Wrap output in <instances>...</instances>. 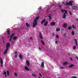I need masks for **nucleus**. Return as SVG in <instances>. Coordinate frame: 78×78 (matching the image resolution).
Returning a JSON list of instances; mask_svg holds the SVG:
<instances>
[{"instance_id":"f257e3e1","label":"nucleus","mask_w":78,"mask_h":78,"mask_svg":"<svg viewBox=\"0 0 78 78\" xmlns=\"http://www.w3.org/2000/svg\"><path fill=\"white\" fill-rule=\"evenodd\" d=\"M39 18V16H38L35 19H34L33 23V28H35L36 27V25H37V20H38Z\"/></svg>"},{"instance_id":"c9c22d12","label":"nucleus","mask_w":78,"mask_h":78,"mask_svg":"<svg viewBox=\"0 0 78 78\" xmlns=\"http://www.w3.org/2000/svg\"><path fill=\"white\" fill-rule=\"evenodd\" d=\"M64 12H65V14H67V11L66 10H64Z\"/></svg>"},{"instance_id":"6ab92c4d","label":"nucleus","mask_w":78,"mask_h":78,"mask_svg":"<svg viewBox=\"0 0 78 78\" xmlns=\"http://www.w3.org/2000/svg\"><path fill=\"white\" fill-rule=\"evenodd\" d=\"M73 66H74V65L73 64H71V65H69V67H70V68H72L73 67Z\"/></svg>"},{"instance_id":"58836bf2","label":"nucleus","mask_w":78,"mask_h":78,"mask_svg":"<svg viewBox=\"0 0 78 78\" xmlns=\"http://www.w3.org/2000/svg\"><path fill=\"white\" fill-rule=\"evenodd\" d=\"M39 75H40V76H41V77H42V75L41 74V73H39Z\"/></svg>"},{"instance_id":"4468645a","label":"nucleus","mask_w":78,"mask_h":78,"mask_svg":"<svg viewBox=\"0 0 78 78\" xmlns=\"http://www.w3.org/2000/svg\"><path fill=\"white\" fill-rule=\"evenodd\" d=\"M41 66L42 67H44V62H43L41 64Z\"/></svg>"},{"instance_id":"473e14b6","label":"nucleus","mask_w":78,"mask_h":78,"mask_svg":"<svg viewBox=\"0 0 78 78\" xmlns=\"http://www.w3.org/2000/svg\"><path fill=\"white\" fill-rule=\"evenodd\" d=\"M32 76H36V75L35 74H32Z\"/></svg>"},{"instance_id":"774afa93","label":"nucleus","mask_w":78,"mask_h":78,"mask_svg":"<svg viewBox=\"0 0 78 78\" xmlns=\"http://www.w3.org/2000/svg\"><path fill=\"white\" fill-rule=\"evenodd\" d=\"M60 78L59 77V78Z\"/></svg>"},{"instance_id":"b1692460","label":"nucleus","mask_w":78,"mask_h":78,"mask_svg":"<svg viewBox=\"0 0 78 78\" xmlns=\"http://www.w3.org/2000/svg\"><path fill=\"white\" fill-rule=\"evenodd\" d=\"M71 34H72V35L74 36L75 34V32H74V31H72L71 32Z\"/></svg>"},{"instance_id":"de8ad7c7","label":"nucleus","mask_w":78,"mask_h":78,"mask_svg":"<svg viewBox=\"0 0 78 78\" xmlns=\"http://www.w3.org/2000/svg\"><path fill=\"white\" fill-rule=\"evenodd\" d=\"M39 50H41V48H40V47H39Z\"/></svg>"},{"instance_id":"a18cd8bd","label":"nucleus","mask_w":78,"mask_h":78,"mask_svg":"<svg viewBox=\"0 0 78 78\" xmlns=\"http://www.w3.org/2000/svg\"><path fill=\"white\" fill-rule=\"evenodd\" d=\"M55 44H58V41H55Z\"/></svg>"},{"instance_id":"680f3d73","label":"nucleus","mask_w":78,"mask_h":78,"mask_svg":"<svg viewBox=\"0 0 78 78\" xmlns=\"http://www.w3.org/2000/svg\"><path fill=\"white\" fill-rule=\"evenodd\" d=\"M62 3H64V2H62Z\"/></svg>"},{"instance_id":"5701e85b","label":"nucleus","mask_w":78,"mask_h":78,"mask_svg":"<svg viewBox=\"0 0 78 78\" xmlns=\"http://www.w3.org/2000/svg\"><path fill=\"white\" fill-rule=\"evenodd\" d=\"M17 38L15 36L13 37V40H16V39H17Z\"/></svg>"},{"instance_id":"f3484780","label":"nucleus","mask_w":78,"mask_h":78,"mask_svg":"<svg viewBox=\"0 0 78 78\" xmlns=\"http://www.w3.org/2000/svg\"><path fill=\"white\" fill-rule=\"evenodd\" d=\"M63 19H66V14L64 13L63 14Z\"/></svg>"},{"instance_id":"8fccbe9b","label":"nucleus","mask_w":78,"mask_h":78,"mask_svg":"<svg viewBox=\"0 0 78 78\" xmlns=\"http://www.w3.org/2000/svg\"><path fill=\"white\" fill-rule=\"evenodd\" d=\"M76 58L77 59V60H78V57H76Z\"/></svg>"},{"instance_id":"e433bc0d","label":"nucleus","mask_w":78,"mask_h":78,"mask_svg":"<svg viewBox=\"0 0 78 78\" xmlns=\"http://www.w3.org/2000/svg\"><path fill=\"white\" fill-rule=\"evenodd\" d=\"M56 38H59V36L58 35H57L56 36Z\"/></svg>"},{"instance_id":"6e6d98bb","label":"nucleus","mask_w":78,"mask_h":78,"mask_svg":"<svg viewBox=\"0 0 78 78\" xmlns=\"http://www.w3.org/2000/svg\"><path fill=\"white\" fill-rule=\"evenodd\" d=\"M5 76L6 77H7V76L5 74Z\"/></svg>"},{"instance_id":"dca6fc26","label":"nucleus","mask_w":78,"mask_h":78,"mask_svg":"<svg viewBox=\"0 0 78 78\" xmlns=\"http://www.w3.org/2000/svg\"><path fill=\"white\" fill-rule=\"evenodd\" d=\"M47 24H48V22L47 21L44 24V25L46 27L47 25Z\"/></svg>"},{"instance_id":"bf43d9fd","label":"nucleus","mask_w":78,"mask_h":78,"mask_svg":"<svg viewBox=\"0 0 78 78\" xmlns=\"http://www.w3.org/2000/svg\"><path fill=\"white\" fill-rule=\"evenodd\" d=\"M30 39H32V37H31L30 38Z\"/></svg>"},{"instance_id":"69168bd1","label":"nucleus","mask_w":78,"mask_h":78,"mask_svg":"<svg viewBox=\"0 0 78 78\" xmlns=\"http://www.w3.org/2000/svg\"><path fill=\"white\" fill-rule=\"evenodd\" d=\"M38 78H41V77H38Z\"/></svg>"},{"instance_id":"ddd939ff","label":"nucleus","mask_w":78,"mask_h":78,"mask_svg":"<svg viewBox=\"0 0 78 78\" xmlns=\"http://www.w3.org/2000/svg\"><path fill=\"white\" fill-rule=\"evenodd\" d=\"M8 49H6V50L4 51V54L5 55L6 53H7V52H8Z\"/></svg>"},{"instance_id":"4d7b16f0","label":"nucleus","mask_w":78,"mask_h":78,"mask_svg":"<svg viewBox=\"0 0 78 78\" xmlns=\"http://www.w3.org/2000/svg\"><path fill=\"white\" fill-rule=\"evenodd\" d=\"M64 36H66V34H64Z\"/></svg>"},{"instance_id":"ea45409f","label":"nucleus","mask_w":78,"mask_h":78,"mask_svg":"<svg viewBox=\"0 0 78 78\" xmlns=\"http://www.w3.org/2000/svg\"><path fill=\"white\" fill-rule=\"evenodd\" d=\"M4 75H6V72L5 71H4Z\"/></svg>"},{"instance_id":"864d4df0","label":"nucleus","mask_w":78,"mask_h":78,"mask_svg":"<svg viewBox=\"0 0 78 78\" xmlns=\"http://www.w3.org/2000/svg\"><path fill=\"white\" fill-rule=\"evenodd\" d=\"M0 59L1 60H2V57H0Z\"/></svg>"},{"instance_id":"338daca9","label":"nucleus","mask_w":78,"mask_h":78,"mask_svg":"<svg viewBox=\"0 0 78 78\" xmlns=\"http://www.w3.org/2000/svg\"><path fill=\"white\" fill-rule=\"evenodd\" d=\"M77 31H78V30Z\"/></svg>"},{"instance_id":"393cba45","label":"nucleus","mask_w":78,"mask_h":78,"mask_svg":"<svg viewBox=\"0 0 78 78\" xmlns=\"http://www.w3.org/2000/svg\"><path fill=\"white\" fill-rule=\"evenodd\" d=\"M26 25L27 27H30V25H29V24H28V23H26Z\"/></svg>"},{"instance_id":"79ce46f5","label":"nucleus","mask_w":78,"mask_h":78,"mask_svg":"<svg viewBox=\"0 0 78 78\" xmlns=\"http://www.w3.org/2000/svg\"><path fill=\"white\" fill-rule=\"evenodd\" d=\"M52 35H53V36H55V33H53L52 34Z\"/></svg>"},{"instance_id":"20e7f679","label":"nucleus","mask_w":78,"mask_h":78,"mask_svg":"<svg viewBox=\"0 0 78 78\" xmlns=\"http://www.w3.org/2000/svg\"><path fill=\"white\" fill-rule=\"evenodd\" d=\"M72 9L73 10L77 9H78L77 6L76 5L74 6L72 8Z\"/></svg>"},{"instance_id":"4c0bfd02","label":"nucleus","mask_w":78,"mask_h":78,"mask_svg":"<svg viewBox=\"0 0 78 78\" xmlns=\"http://www.w3.org/2000/svg\"><path fill=\"white\" fill-rule=\"evenodd\" d=\"M69 13L70 15H72V13H71L70 11H69Z\"/></svg>"},{"instance_id":"1a4fd4ad","label":"nucleus","mask_w":78,"mask_h":78,"mask_svg":"<svg viewBox=\"0 0 78 78\" xmlns=\"http://www.w3.org/2000/svg\"><path fill=\"white\" fill-rule=\"evenodd\" d=\"M26 63L27 66H30V62L28 60H27Z\"/></svg>"},{"instance_id":"2eb2a0df","label":"nucleus","mask_w":78,"mask_h":78,"mask_svg":"<svg viewBox=\"0 0 78 78\" xmlns=\"http://www.w3.org/2000/svg\"><path fill=\"white\" fill-rule=\"evenodd\" d=\"M75 44H76V46H78V43H77V40L76 39H75Z\"/></svg>"},{"instance_id":"a878e982","label":"nucleus","mask_w":78,"mask_h":78,"mask_svg":"<svg viewBox=\"0 0 78 78\" xmlns=\"http://www.w3.org/2000/svg\"><path fill=\"white\" fill-rule=\"evenodd\" d=\"M72 27V28H74V29H75L76 28V27H75L74 25H73Z\"/></svg>"},{"instance_id":"aec40b11","label":"nucleus","mask_w":78,"mask_h":78,"mask_svg":"<svg viewBox=\"0 0 78 78\" xmlns=\"http://www.w3.org/2000/svg\"><path fill=\"white\" fill-rule=\"evenodd\" d=\"M14 34H13L10 36V37L11 38H12L13 37H14Z\"/></svg>"},{"instance_id":"37998d69","label":"nucleus","mask_w":78,"mask_h":78,"mask_svg":"<svg viewBox=\"0 0 78 78\" xmlns=\"http://www.w3.org/2000/svg\"><path fill=\"white\" fill-rule=\"evenodd\" d=\"M17 55L16 54L15 55V58H17Z\"/></svg>"},{"instance_id":"f704fd0d","label":"nucleus","mask_w":78,"mask_h":78,"mask_svg":"<svg viewBox=\"0 0 78 78\" xmlns=\"http://www.w3.org/2000/svg\"><path fill=\"white\" fill-rule=\"evenodd\" d=\"M71 78H78V77L75 76H73Z\"/></svg>"},{"instance_id":"052dcab7","label":"nucleus","mask_w":78,"mask_h":78,"mask_svg":"<svg viewBox=\"0 0 78 78\" xmlns=\"http://www.w3.org/2000/svg\"><path fill=\"white\" fill-rule=\"evenodd\" d=\"M68 55H69V56H70V53H69Z\"/></svg>"},{"instance_id":"c85d7f7f","label":"nucleus","mask_w":78,"mask_h":78,"mask_svg":"<svg viewBox=\"0 0 78 78\" xmlns=\"http://www.w3.org/2000/svg\"><path fill=\"white\" fill-rule=\"evenodd\" d=\"M72 29V26H69L68 27V30H71Z\"/></svg>"},{"instance_id":"7ed1b4c3","label":"nucleus","mask_w":78,"mask_h":78,"mask_svg":"<svg viewBox=\"0 0 78 78\" xmlns=\"http://www.w3.org/2000/svg\"><path fill=\"white\" fill-rule=\"evenodd\" d=\"M10 47V44L7 43L6 44V49H9L8 48Z\"/></svg>"},{"instance_id":"0e129e2a","label":"nucleus","mask_w":78,"mask_h":78,"mask_svg":"<svg viewBox=\"0 0 78 78\" xmlns=\"http://www.w3.org/2000/svg\"><path fill=\"white\" fill-rule=\"evenodd\" d=\"M50 16H51V14H50Z\"/></svg>"},{"instance_id":"a19ab883","label":"nucleus","mask_w":78,"mask_h":78,"mask_svg":"<svg viewBox=\"0 0 78 78\" xmlns=\"http://www.w3.org/2000/svg\"><path fill=\"white\" fill-rule=\"evenodd\" d=\"M12 38H11L10 37V42H11V40H12Z\"/></svg>"},{"instance_id":"412c9836","label":"nucleus","mask_w":78,"mask_h":78,"mask_svg":"<svg viewBox=\"0 0 78 78\" xmlns=\"http://www.w3.org/2000/svg\"><path fill=\"white\" fill-rule=\"evenodd\" d=\"M7 74L8 76H9V72L8 71H7Z\"/></svg>"},{"instance_id":"bb28decb","label":"nucleus","mask_w":78,"mask_h":78,"mask_svg":"<svg viewBox=\"0 0 78 78\" xmlns=\"http://www.w3.org/2000/svg\"><path fill=\"white\" fill-rule=\"evenodd\" d=\"M0 63L1 64H3V62L2 60H1L0 61Z\"/></svg>"},{"instance_id":"9b49d317","label":"nucleus","mask_w":78,"mask_h":78,"mask_svg":"<svg viewBox=\"0 0 78 78\" xmlns=\"http://www.w3.org/2000/svg\"><path fill=\"white\" fill-rule=\"evenodd\" d=\"M19 58H20V59H22L23 58V57H22V54H20L19 55Z\"/></svg>"},{"instance_id":"49530a36","label":"nucleus","mask_w":78,"mask_h":78,"mask_svg":"<svg viewBox=\"0 0 78 78\" xmlns=\"http://www.w3.org/2000/svg\"><path fill=\"white\" fill-rule=\"evenodd\" d=\"M1 67H3V64H1Z\"/></svg>"},{"instance_id":"c756f323","label":"nucleus","mask_w":78,"mask_h":78,"mask_svg":"<svg viewBox=\"0 0 78 78\" xmlns=\"http://www.w3.org/2000/svg\"><path fill=\"white\" fill-rule=\"evenodd\" d=\"M48 17H49L50 20H51V16H48Z\"/></svg>"},{"instance_id":"4be33fe9","label":"nucleus","mask_w":78,"mask_h":78,"mask_svg":"<svg viewBox=\"0 0 78 78\" xmlns=\"http://www.w3.org/2000/svg\"><path fill=\"white\" fill-rule=\"evenodd\" d=\"M60 29H59V28L58 27L56 29V31H60Z\"/></svg>"},{"instance_id":"72a5a7b5","label":"nucleus","mask_w":78,"mask_h":78,"mask_svg":"<svg viewBox=\"0 0 78 78\" xmlns=\"http://www.w3.org/2000/svg\"><path fill=\"white\" fill-rule=\"evenodd\" d=\"M64 10H63L62 9L61 10V12H62V13H64Z\"/></svg>"},{"instance_id":"39448f33","label":"nucleus","mask_w":78,"mask_h":78,"mask_svg":"<svg viewBox=\"0 0 78 78\" xmlns=\"http://www.w3.org/2000/svg\"><path fill=\"white\" fill-rule=\"evenodd\" d=\"M39 35L40 39H43V36H42V35L41 33H39Z\"/></svg>"},{"instance_id":"a211bd4d","label":"nucleus","mask_w":78,"mask_h":78,"mask_svg":"<svg viewBox=\"0 0 78 78\" xmlns=\"http://www.w3.org/2000/svg\"><path fill=\"white\" fill-rule=\"evenodd\" d=\"M41 43H42V44L43 45H45V43L43 40H41Z\"/></svg>"},{"instance_id":"3c124183","label":"nucleus","mask_w":78,"mask_h":78,"mask_svg":"<svg viewBox=\"0 0 78 78\" xmlns=\"http://www.w3.org/2000/svg\"><path fill=\"white\" fill-rule=\"evenodd\" d=\"M61 30L62 31H64V29L63 28L62 29H61Z\"/></svg>"},{"instance_id":"f03ea898","label":"nucleus","mask_w":78,"mask_h":78,"mask_svg":"<svg viewBox=\"0 0 78 78\" xmlns=\"http://www.w3.org/2000/svg\"><path fill=\"white\" fill-rule=\"evenodd\" d=\"M73 1H71L69 2H66V4H65V5H69V6H72L73 5Z\"/></svg>"},{"instance_id":"09e8293b","label":"nucleus","mask_w":78,"mask_h":78,"mask_svg":"<svg viewBox=\"0 0 78 78\" xmlns=\"http://www.w3.org/2000/svg\"><path fill=\"white\" fill-rule=\"evenodd\" d=\"M15 53V55H17V51H16Z\"/></svg>"},{"instance_id":"7c9ffc66","label":"nucleus","mask_w":78,"mask_h":78,"mask_svg":"<svg viewBox=\"0 0 78 78\" xmlns=\"http://www.w3.org/2000/svg\"><path fill=\"white\" fill-rule=\"evenodd\" d=\"M14 75L15 76H17V74L16 73H15Z\"/></svg>"},{"instance_id":"603ef678","label":"nucleus","mask_w":78,"mask_h":78,"mask_svg":"<svg viewBox=\"0 0 78 78\" xmlns=\"http://www.w3.org/2000/svg\"><path fill=\"white\" fill-rule=\"evenodd\" d=\"M3 43H4V44H5V41H4V40H3Z\"/></svg>"},{"instance_id":"0eeeda50","label":"nucleus","mask_w":78,"mask_h":78,"mask_svg":"<svg viewBox=\"0 0 78 78\" xmlns=\"http://www.w3.org/2000/svg\"><path fill=\"white\" fill-rule=\"evenodd\" d=\"M24 69L25 70H27V71H28V70H30L31 71V70L29 69L27 66H25Z\"/></svg>"},{"instance_id":"9d476101","label":"nucleus","mask_w":78,"mask_h":78,"mask_svg":"<svg viewBox=\"0 0 78 78\" xmlns=\"http://www.w3.org/2000/svg\"><path fill=\"white\" fill-rule=\"evenodd\" d=\"M46 20H45V19L43 20L41 22V24H43V23H44L45 22Z\"/></svg>"},{"instance_id":"2f4dec72","label":"nucleus","mask_w":78,"mask_h":78,"mask_svg":"<svg viewBox=\"0 0 78 78\" xmlns=\"http://www.w3.org/2000/svg\"><path fill=\"white\" fill-rule=\"evenodd\" d=\"M73 50H75L76 49V46H74L73 47Z\"/></svg>"},{"instance_id":"6e6552de","label":"nucleus","mask_w":78,"mask_h":78,"mask_svg":"<svg viewBox=\"0 0 78 78\" xmlns=\"http://www.w3.org/2000/svg\"><path fill=\"white\" fill-rule=\"evenodd\" d=\"M63 26L64 28H66V27L67 26V23H64Z\"/></svg>"},{"instance_id":"e2e57ef3","label":"nucleus","mask_w":78,"mask_h":78,"mask_svg":"<svg viewBox=\"0 0 78 78\" xmlns=\"http://www.w3.org/2000/svg\"><path fill=\"white\" fill-rule=\"evenodd\" d=\"M27 56H29V53H28V54H27Z\"/></svg>"},{"instance_id":"423d86ee","label":"nucleus","mask_w":78,"mask_h":78,"mask_svg":"<svg viewBox=\"0 0 78 78\" xmlns=\"http://www.w3.org/2000/svg\"><path fill=\"white\" fill-rule=\"evenodd\" d=\"M55 24H56V23L54 22H52L50 23V25L51 26H55Z\"/></svg>"},{"instance_id":"5fc2aeb1","label":"nucleus","mask_w":78,"mask_h":78,"mask_svg":"<svg viewBox=\"0 0 78 78\" xmlns=\"http://www.w3.org/2000/svg\"><path fill=\"white\" fill-rule=\"evenodd\" d=\"M61 69H64V68H63V67H61Z\"/></svg>"},{"instance_id":"f8f14e48","label":"nucleus","mask_w":78,"mask_h":78,"mask_svg":"<svg viewBox=\"0 0 78 78\" xmlns=\"http://www.w3.org/2000/svg\"><path fill=\"white\" fill-rule=\"evenodd\" d=\"M67 64H68V62H65L63 63V66H66V65H67Z\"/></svg>"},{"instance_id":"cd10ccee","label":"nucleus","mask_w":78,"mask_h":78,"mask_svg":"<svg viewBox=\"0 0 78 78\" xmlns=\"http://www.w3.org/2000/svg\"><path fill=\"white\" fill-rule=\"evenodd\" d=\"M7 32V33L8 35H9V34H10V32H9V30H8Z\"/></svg>"},{"instance_id":"13d9d810","label":"nucleus","mask_w":78,"mask_h":78,"mask_svg":"<svg viewBox=\"0 0 78 78\" xmlns=\"http://www.w3.org/2000/svg\"><path fill=\"white\" fill-rule=\"evenodd\" d=\"M59 7H60V8H61V5H59Z\"/></svg>"},{"instance_id":"c03bdc74","label":"nucleus","mask_w":78,"mask_h":78,"mask_svg":"<svg viewBox=\"0 0 78 78\" xmlns=\"http://www.w3.org/2000/svg\"><path fill=\"white\" fill-rule=\"evenodd\" d=\"M70 59L71 61H73V59H72V58H70Z\"/></svg>"}]
</instances>
